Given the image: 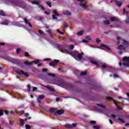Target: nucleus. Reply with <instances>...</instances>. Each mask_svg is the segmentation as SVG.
<instances>
[{
  "mask_svg": "<svg viewBox=\"0 0 129 129\" xmlns=\"http://www.w3.org/2000/svg\"><path fill=\"white\" fill-rule=\"evenodd\" d=\"M13 6H16L17 7H19L24 10L27 9V7H28V6L26 4H24V3L18 1H15Z\"/></svg>",
  "mask_w": 129,
  "mask_h": 129,
  "instance_id": "obj_1",
  "label": "nucleus"
},
{
  "mask_svg": "<svg viewBox=\"0 0 129 129\" xmlns=\"http://www.w3.org/2000/svg\"><path fill=\"white\" fill-rule=\"evenodd\" d=\"M98 106L100 107V108H96V110L97 111H99V112H102V113H104L105 114H106L105 113V111L106 109H105V106L101 104H97Z\"/></svg>",
  "mask_w": 129,
  "mask_h": 129,
  "instance_id": "obj_2",
  "label": "nucleus"
},
{
  "mask_svg": "<svg viewBox=\"0 0 129 129\" xmlns=\"http://www.w3.org/2000/svg\"><path fill=\"white\" fill-rule=\"evenodd\" d=\"M123 45H120L118 49L119 50H122V51H124L125 50V48L128 46V42L125 40L123 39Z\"/></svg>",
  "mask_w": 129,
  "mask_h": 129,
  "instance_id": "obj_3",
  "label": "nucleus"
},
{
  "mask_svg": "<svg viewBox=\"0 0 129 129\" xmlns=\"http://www.w3.org/2000/svg\"><path fill=\"white\" fill-rule=\"evenodd\" d=\"M5 59L6 60H7V61H9V62L13 63V64H17V63H18V60L17 59H15L9 56L6 57Z\"/></svg>",
  "mask_w": 129,
  "mask_h": 129,
  "instance_id": "obj_4",
  "label": "nucleus"
},
{
  "mask_svg": "<svg viewBox=\"0 0 129 129\" xmlns=\"http://www.w3.org/2000/svg\"><path fill=\"white\" fill-rule=\"evenodd\" d=\"M17 73L18 74H19L20 75H24L25 77H29V76H30V75L29 74V73L27 72H25L22 70L17 72Z\"/></svg>",
  "mask_w": 129,
  "mask_h": 129,
  "instance_id": "obj_5",
  "label": "nucleus"
},
{
  "mask_svg": "<svg viewBox=\"0 0 129 129\" xmlns=\"http://www.w3.org/2000/svg\"><path fill=\"white\" fill-rule=\"evenodd\" d=\"M53 13L54 15H52V17L53 20H57V18L56 17L60 16L59 14H58V12H57L56 9H54L53 10Z\"/></svg>",
  "mask_w": 129,
  "mask_h": 129,
  "instance_id": "obj_6",
  "label": "nucleus"
},
{
  "mask_svg": "<svg viewBox=\"0 0 129 129\" xmlns=\"http://www.w3.org/2000/svg\"><path fill=\"white\" fill-rule=\"evenodd\" d=\"M78 2H80L81 3L80 4V7H82L83 9H86L87 7L86 6V3H83L82 2H83L84 0H78Z\"/></svg>",
  "mask_w": 129,
  "mask_h": 129,
  "instance_id": "obj_7",
  "label": "nucleus"
},
{
  "mask_svg": "<svg viewBox=\"0 0 129 129\" xmlns=\"http://www.w3.org/2000/svg\"><path fill=\"white\" fill-rule=\"evenodd\" d=\"M101 49H103V50H110V48H109V47H108V46H107L104 44L101 45Z\"/></svg>",
  "mask_w": 129,
  "mask_h": 129,
  "instance_id": "obj_8",
  "label": "nucleus"
},
{
  "mask_svg": "<svg viewBox=\"0 0 129 129\" xmlns=\"http://www.w3.org/2000/svg\"><path fill=\"white\" fill-rule=\"evenodd\" d=\"M63 113H64V111H63L62 110H58L55 112V113L54 114V115H57V114L61 115V114H63Z\"/></svg>",
  "mask_w": 129,
  "mask_h": 129,
  "instance_id": "obj_9",
  "label": "nucleus"
},
{
  "mask_svg": "<svg viewBox=\"0 0 129 129\" xmlns=\"http://www.w3.org/2000/svg\"><path fill=\"white\" fill-rule=\"evenodd\" d=\"M44 97V95L39 96L37 99L38 103H39V104L41 103V100H42V99H43Z\"/></svg>",
  "mask_w": 129,
  "mask_h": 129,
  "instance_id": "obj_10",
  "label": "nucleus"
},
{
  "mask_svg": "<svg viewBox=\"0 0 129 129\" xmlns=\"http://www.w3.org/2000/svg\"><path fill=\"white\" fill-rule=\"evenodd\" d=\"M65 126L66 127H68L69 128H70L71 127H75V126H76V123H73L72 124V125L70 124H66Z\"/></svg>",
  "mask_w": 129,
  "mask_h": 129,
  "instance_id": "obj_11",
  "label": "nucleus"
},
{
  "mask_svg": "<svg viewBox=\"0 0 129 129\" xmlns=\"http://www.w3.org/2000/svg\"><path fill=\"white\" fill-rule=\"evenodd\" d=\"M66 53H67V54H69V55H71V56H73V57H74V58L76 59V57H75V56L73 55V52L72 51H69L68 50H66Z\"/></svg>",
  "mask_w": 129,
  "mask_h": 129,
  "instance_id": "obj_12",
  "label": "nucleus"
},
{
  "mask_svg": "<svg viewBox=\"0 0 129 129\" xmlns=\"http://www.w3.org/2000/svg\"><path fill=\"white\" fill-rule=\"evenodd\" d=\"M24 22H25V24H28L29 27L32 28V24L31 23L29 22V20L27 19V18H24Z\"/></svg>",
  "mask_w": 129,
  "mask_h": 129,
  "instance_id": "obj_13",
  "label": "nucleus"
},
{
  "mask_svg": "<svg viewBox=\"0 0 129 129\" xmlns=\"http://www.w3.org/2000/svg\"><path fill=\"white\" fill-rule=\"evenodd\" d=\"M63 14L64 15H66V16H71V13H70V12H69L67 10H64L63 12Z\"/></svg>",
  "mask_w": 129,
  "mask_h": 129,
  "instance_id": "obj_14",
  "label": "nucleus"
},
{
  "mask_svg": "<svg viewBox=\"0 0 129 129\" xmlns=\"http://www.w3.org/2000/svg\"><path fill=\"white\" fill-rule=\"evenodd\" d=\"M83 52H81V53H79L78 52V58H77V59H79L80 60V59H81L82 58V56H83Z\"/></svg>",
  "mask_w": 129,
  "mask_h": 129,
  "instance_id": "obj_15",
  "label": "nucleus"
},
{
  "mask_svg": "<svg viewBox=\"0 0 129 129\" xmlns=\"http://www.w3.org/2000/svg\"><path fill=\"white\" fill-rule=\"evenodd\" d=\"M20 126H23L24 124H25V122L24 121V119L20 118Z\"/></svg>",
  "mask_w": 129,
  "mask_h": 129,
  "instance_id": "obj_16",
  "label": "nucleus"
},
{
  "mask_svg": "<svg viewBox=\"0 0 129 129\" xmlns=\"http://www.w3.org/2000/svg\"><path fill=\"white\" fill-rule=\"evenodd\" d=\"M91 62L92 63V64H94V65H96L97 67H98V62L94 61V60H91Z\"/></svg>",
  "mask_w": 129,
  "mask_h": 129,
  "instance_id": "obj_17",
  "label": "nucleus"
},
{
  "mask_svg": "<svg viewBox=\"0 0 129 129\" xmlns=\"http://www.w3.org/2000/svg\"><path fill=\"white\" fill-rule=\"evenodd\" d=\"M56 108H51L49 109V112H51L52 113H54L55 111H56Z\"/></svg>",
  "mask_w": 129,
  "mask_h": 129,
  "instance_id": "obj_18",
  "label": "nucleus"
},
{
  "mask_svg": "<svg viewBox=\"0 0 129 129\" xmlns=\"http://www.w3.org/2000/svg\"><path fill=\"white\" fill-rule=\"evenodd\" d=\"M41 3V1H34L32 2L33 5H39Z\"/></svg>",
  "mask_w": 129,
  "mask_h": 129,
  "instance_id": "obj_19",
  "label": "nucleus"
},
{
  "mask_svg": "<svg viewBox=\"0 0 129 129\" xmlns=\"http://www.w3.org/2000/svg\"><path fill=\"white\" fill-rule=\"evenodd\" d=\"M24 64H25V65H33V62L32 61H25Z\"/></svg>",
  "mask_w": 129,
  "mask_h": 129,
  "instance_id": "obj_20",
  "label": "nucleus"
},
{
  "mask_svg": "<svg viewBox=\"0 0 129 129\" xmlns=\"http://www.w3.org/2000/svg\"><path fill=\"white\" fill-rule=\"evenodd\" d=\"M2 25H5L6 26H8L9 25V21L6 20L2 23Z\"/></svg>",
  "mask_w": 129,
  "mask_h": 129,
  "instance_id": "obj_21",
  "label": "nucleus"
},
{
  "mask_svg": "<svg viewBox=\"0 0 129 129\" xmlns=\"http://www.w3.org/2000/svg\"><path fill=\"white\" fill-rule=\"evenodd\" d=\"M38 32L40 36H45V33H44L42 30H38Z\"/></svg>",
  "mask_w": 129,
  "mask_h": 129,
  "instance_id": "obj_22",
  "label": "nucleus"
},
{
  "mask_svg": "<svg viewBox=\"0 0 129 129\" xmlns=\"http://www.w3.org/2000/svg\"><path fill=\"white\" fill-rule=\"evenodd\" d=\"M77 35H78V36H82V35H83V31H81L78 32L77 33Z\"/></svg>",
  "mask_w": 129,
  "mask_h": 129,
  "instance_id": "obj_23",
  "label": "nucleus"
},
{
  "mask_svg": "<svg viewBox=\"0 0 129 129\" xmlns=\"http://www.w3.org/2000/svg\"><path fill=\"white\" fill-rule=\"evenodd\" d=\"M115 4L117 5V6H118L119 7H120L121 6V2L119 1H115Z\"/></svg>",
  "mask_w": 129,
  "mask_h": 129,
  "instance_id": "obj_24",
  "label": "nucleus"
},
{
  "mask_svg": "<svg viewBox=\"0 0 129 129\" xmlns=\"http://www.w3.org/2000/svg\"><path fill=\"white\" fill-rule=\"evenodd\" d=\"M102 68H108V66L105 63H103L102 65Z\"/></svg>",
  "mask_w": 129,
  "mask_h": 129,
  "instance_id": "obj_25",
  "label": "nucleus"
},
{
  "mask_svg": "<svg viewBox=\"0 0 129 129\" xmlns=\"http://www.w3.org/2000/svg\"><path fill=\"white\" fill-rule=\"evenodd\" d=\"M128 12L126 11H125V9H123V15H128Z\"/></svg>",
  "mask_w": 129,
  "mask_h": 129,
  "instance_id": "obj_26",
  "label": "nucleus"
},
{
  "mask_svg": "<svg viewBox=\"0 0 129 129\" xmlns=\"http://www.w3.org/2000/svg\"><path fill=\"white\" fill-rule=\"evenodd\" d=\"M0 16H6V13L2 10H0Z\"/></svg>",
  "mask_w": 129,
  "mask_h": 129,
  "instance_id": "obj_27",
  "label": "nucleus"
},
{
  "mask_svg": "<svg viewBox=\"0 0 129 129\" xmlns=\"http://www.w3.org/2000/svg\"><path fill=\"white\" fill-rule=\"evenodd\" d=\"M60 84H62L63 87H66L67 86H68V84H67V83H66L61 82Z\"/></svg>",
  "mask_w": 129,
  "mask_h": 129,
  "instance_id": "obj_28",
  "label": "nucleus"
},
{
  "mask_svg": "<svg viewBox=\"0 0 129 129\" xmlns=\"http://www.w3.org/2000/svg\"><path fill=\"white\" fill-rule=\"evenodd\" d=\"M33 62V64H38V63H39V62H40V60L39 59H37L36 60H34L32 61Z\"/></svg>",
  "mask_w": 129,
  "mask_h": 129,
  "instance_id": "obj_29",
  "label": "nucleus"
},
{
  "mask_svg": "<svg viewBox=\"0 0 129 129\" xmlns=\"http://www.w3.org/2000/svg\"><path fill=\"white\" fill-rule=\"evenodd\" d=\"M110 21H112V22H113L114 21H116V17H112L110 18Z\"/></svg>",
  "mask_w": 129,
  "mask_h": 129,
  "instance_id": "obj_30",
  "label": "nucleus"
},
{
  "mask_svg": "<svg viewBox=\"0 0 129 129\" xmlns=\"http://www.w3.org/2000/svg\"><path fill=\"white\" fill-rule=\"evenodd\" d=\"M118 120H119V121H120V122H122V123H124V120H123V119L119 118L118 119Z\"/></svg>",
  "mask_w": 129,
  "mask_h": 129,
  "instance_id": "obj_31",
  "label": "nucleus"
},
{
  "mask_svg": "<svg viewBox=\"0 0 129 129\" xmlns=\"http://www.w3.org/2000/svg\"><path fill=\"white\" fill-rule=\"evenodd\" d=\"M48 76H51V77H55V74L52 73H48Z\"/></svg>",
  "mask_w": 129,
  "mask_h": 129,
  "instance_id": "obj_32",
  "label": "nucleus"
},
{
  "mask_svg": "<svg viewBox=\"0 0 129 129\" xmlns=\"http://www.w3.org/2000/svg\"><path fill=\"white\" fill-rule=\"evenodd\" d=\"M46 87H47V88H48V89H49V90H50V91H54V88H52V87H49V86H46Z\"/></svg>",
  "mask_w": 129,
  "mask_h": 129,
  "instance_id": "obj_33",
  "label": "nucleus"
},
{
  "mask_svg": "<svg viewBox=\"0 0 129 129\" xmlns=\"http://www.w3.org/2000/svg\"><path fill=\"white\" fill-rule=\"evenodd\" d=\"M25 127L26 129H30L31 128V126L30 125L26 124H25Z\"/></svg>",
  "mask_w": 129,
  "mask_h": 129,
  "instance_id": "obj_34",
  "label": "nucleus"
},
{
  "mask_svg": "<svg viewBox=\"0 0 129 129\" xmlns=\"http://www.w3.org/2000/svg\"><path fill=\"white\" fill-rule=\"evenodd\" d=\"M55 62H51L49 63V66H52V67H54L55 66Z\"/></svg>",
  "mask_w": 129,
  "mask_h": 129,
  "instance_id": "obj_35",
  "label": "nucleus"
},
{
  "mask_svg": "<svg viewBox=\"0 0 129 129\" xmlns=\"http://www.w3.org/2000/svg\"><path fill=\"white\" fill-rule=\"evenodd\" d=\"M104 25H108L109 24V21L108 20H106L104 21Z\"/></svg>",
  "mask_w": 129,
  "mask_h": 129,
  "instance_id": "obj_36",
  "label": "nucleus"
},
{
  "mask_svg": "<svg viewBox=\"0 0 129 129\" xmlns=\"http://www.w3.org/2000/svg\"><path fill=\"white\" fill-rule=\"evenodd\" d=\"M20 52H21V49H20V48H17V49H16V53H17V54L20 53Z\"/></svg>",
  "mask_w": 129,
  "mask_h": 129,
  "instance_id": "obj_37",
  "label": "nucleus"
},
{
  "mask_svg": "<svg viewBox=\"0 0 129 129\" xmlns=\"http://www.w3.org/2000/svg\"><path fill=\"white\" fill-rule=\"evenodd\" d=\"M2 115H4V111L0 109V116H2Z\"/></svg>",
  "mask_w": 129,
  "mask_h": 129,
  "instance_id": "obj_38",
  "label": "nucleus"
},
{
  "mask_svg": "<svg viewBox=\"0 0 129 129\" xmlns=\"http://www.w3.org/2000/svg\"><path fill=\"white\" fill-rule=\"evenodd\" d=\"M46 5H47L49 8H51V3L50 2H46Z\"/></svg>",
  "mask_w": 129,
  "mask_h": 129,
  "instance_id": "obj_39",
  "label": "nucleus"
},
{
  "mask_svg": "<svg viewBox=\"0 0 129 129\" xmlns=\"http://www.w3.org/2000/svg\"><path fill=\"white\" fill-rule=\"evenodd\" d=\"M86 74V72H83L81 73V76H84Z\"/></svg>",
  "mask_w": 129,
  "mask_h": 129,
  "instance_id": "obj_40",
  "label": "nucleus"
},
{
  "mask_svg": "<svg viewBox=\"0 0 129 129\" xmlns=\"http://www.w3.org/2000/svg\"><path fill=\"white\" fill-rule=\"evenodd\" d=\"M27 88L28 91H31V86L30 85H28Z\"/></svg>",
  "mask_w": 129,
  "mask_h": 129,
  "instance_id": "obj_41",
  "label": "nucleus"
},
{
  "mask_svg": "<svg viewBox=\"0 0 129 129\" xmlns=\"http://www.w3.org/2000/svg\"><path fill=\"white\" fill-rule=\"evenodd\" d=\"M20 114H24L25 113V111L24 110H20L19 111Z\"/></svg>",
  "mask_w": 129,
  "mask_h": 129,
  "instance_id": "obj_42",
  "label": "nucleus"
},
{
  "mask_svg": "<svg viewBox=\"0 0 129 129\" xmlns=\"http://www.w3.org/2000/svg\"><path fill=\"white\" fill-rule=\"evenodd\" d=\"M36 20H42V17H41L40 16H36Z\"/></svg>",
  "mask_w": 129,
  "mask_h": 129,
  "instance_id": "obj_43",
  "label": "nucleus"
},
{
  "mask_svg": "<svg viewBox=\"0 0 129 129\" xmlns=\"http://www.w3.org/2000/svg\"><path fill=\"white\" fill-rule=\"evenodd\" d=\"M117 45H118V44H119V40H120V37H117Z\"/></svg>",
  "mask_w": 129,
  "mask_h": 129,
  "instance_id": "obj_44",
  "label": "nucleus"
},
{
  "mask_svg": "<svg viewBox=\"0 0 129 129\" xmlns=\"http://www.w3.org/2000/svg\"><path fill=\"white\" fill-rule=\"evenodd\" d=\"M106 99L107 100H109V101H110V100H112V98L110 97H107L106 98Z\"/></svg>",
  "mask_w": 129,
  "mask_h": 129,
  "instance_id": "obj_45",
  "label": "nucleus"
},
{
  "mask_svg": "<svg viewBox=\"0 0 129 129\" xmlns=\"http://www.w3.org/2000/svg\"><path fill=\"white\" fill-rule=\"evenodd\" d=\"M69 48L70 50H73V49H74V46L73 45H70Z\"/></svg>",
  "mask_w": 129,
  "mask_h": 129,
  "instance_id": "obj_46",
  "label": "nucleus"
},
{
  "mask_svg": "<svg viewBox=\"0 0 129 129\" xmlns=\"http://www.w3.org/2000/svg\"><path fill=\"white\" fill-rule=\"evenodd\" d=\"M86 40H91V37L89 36H87L86 37Z\"/></svg>",
  "mask_w": 129,
  "mask_h": 129,
  "instance_id": "obj_47",
  "label": "nucleus"
},
{
  "mask_svg": "<svg viewBox=\"0 0 129 129\" xmlns=\"http://www.w3.org/2000/svg\"><path fill=\"white\" fill-rule=\"evenodd\" d=\"M58 62H59V60L54 59L53 63H54V64H57V63H58Z\"/></svg>",
  "mask_w": 129,
  "mask_h": 129,
  "instance_id": "obj_48",
  "label": "nucleus"
},
{
  "mask_svg": "<svg viewBox=\"0 0 129 129\" xmlns=\"http://www.w3.org/2000/svg\"><path fill=\"white\" fill-rule=\"evenodd\" d=\"M9 124H10V125H13V124H14V122H13V121H12V120H10Z\"/></svg>",
  "mask_w": 129,
  "mask_h": 129,
  "instance_id": "obj_49",
  "label": "nucleus"
},
{
  "mask_svg": "<svg viewBox=\"0 0 129 129\" xmlns=\"http://www.w3.org/2000/svg\"><path fill=\"white\" fill-rule=\"evenodd\" d=\"M93 127H94V128H95V129H99V128H100L99 126H97V125L94 126Z\"/></svg>",
  "mask_w": 129,
  "mask_h": 129,
  "instance_id": "obj_50",
  "label": "nucleus"
},
{
  "mask_svg": "<svg viewBox=\"0 0 129 129\" xmlns=\"http://www.w3.org/2000/svg\"><path fill=\"white\" fill-rule=\"evenodd\" d=\"M113 101L115 105H116L117 106V105H118V104H117V102H116V101H115V100H113Z\"/></svg>",
  "mask_w": 129,
  "mask_h": 129,
  "instance_id": "obj_51",
  "label": "nucleus"
},
{
  "mask_svg": "<svg viewBox=\"0 0 129 129\" xmlns=\"http://www.w3.org/2000/svg\"><path fill=\"white\" fill-rule=\"evenodd\" d=\"M39 8L40 9H41V10H45V8H44V7H43L42 6H40Z\"/></svg>",
  "mask_w": 129,
  "mask_h": 129,
  "instance_id": "obj_52",
  "label": "nucleus"
},
{
  "mask_svg": "<svg viewBox=\"0 0 129 129\" xmlns=\"http://www.w3.org/2000/svg\"><path fill=\"white\" fill-rule=\"evenodd\" d=\"M88 40H86L85 39L83 40V43H88Z\"/></svg>",
  "mask_w": 129,
  "mask_h": 129,
  "instance_id": "obj_53",
  "label": "nucleus"
},
{
  "mask_svg": "<svg viewBox=\"0 0 129 129\" xmlns=\"http://www.w3.org/2000/svg\"><path fill=\"white\" fill-rule=\"evenodd\" d=\"M90 122L92 124H94V123H96V122H95V121H93V120L91 121Z\"/></svg>",
  "mask_w": 129,
  "mask_h": 129,
  "instance_id": "obj_54",
  "label": "nucleus"
},
{
  "mask_svg": "<svg viewBox=\"0 0 129 129\" xmlns=\"http://www.w3.org/2000/svg\"><path fill=\"white\" fill-rule=\"evenodd\" d=\"M57 32H58L59 34H61V35H63V34H64V32H63L59 31H57Z\"/></svg>",
  "mask_w": 129,
  "mask_h": 129,
  "instance_id": "obj_55",
  "label": "nucleus"
},
{
  "mask_svg": "<svg viewBox=\"0 0 129 129\" xmlns=\"http://www.w3.org/2000/svg\"><path fill=\"white\" fill-rule=\"evenodd\" d=\"M100 42V39L99 38H97L96 39V42L99 43Z\"/></svg>",
  "mask_w": 129,
  "mask_h": 129,
  "instance_id": "obj_56",
  "label": "nucleus"
},
{
  "mask_svg": "<svg viewBox=\"0 0 129 129\" xmlns=\"http://www.w3.org/2000/svg\"><path fill=\"white\" fill-rule=\"evenodd\" d=\"M44 14H46V15H49V14H50V12L49 11H45V12H44Z\"/></svg>",
  "mask_w": 129,
  "mask_h": 129,
  "instance_id": "obj_57",
  "label": "nucleus"
},
{
  "mask_svg": "<svg viewBox=\"0 0 129 129\" xmlns=\"http://www.w3.org/2000/svg\"><path fill=\"white\" fill-rule=\"evenodd\" d=\"M37 88L36 87H33V91H36L37 90Z\"/></svg>",
  "mask_w": 129,
  "mask_h": 129,
  "instance_id": "obj_58",
  "label": "nucleus"
},
{
  "mask_svg": "<svg viewBox=\"0 0 129 129\" xmlns=\"http://www.w3.org/2000/svg\"><path fill=\"white\" fill-rule=\"evenodd\" d=\"M116 116L114 114L111 115V118H115Z\"/></svg>",
  "mask_w": 129,
  "mask_h": 129,
  "instance_id": "obj_59",
  "label": "nucleus"
},
{
  "mask_svg": "<svg viewBox=\"0 0 129 129\" xmlns=\"http://www.w3.org/2000/svg\"><path fill=\"white\" fill-rule=\"evenodd\" d=\"M64 27H66V28H67L68 27V24H67V23H64Z\"/></svg>",
  "mask_w": 129,
  "mask_h": 129,
  "instance_id": "obj_60",
  "label": "nucleus"
},
{
  "mask_svg": "<svg viewBox=\"0 0 129 129\" xmlns=\"http://www.w3.org/2000/svg\"><path fill=\"white\" fill-rule=\"evenodd\" d=\"M126 23L127 24H128V23H129V18H127V19L126 20Z\"/></svg>",
  "mask_w": 129,
  "mask_h": 129,
  "instance_id": "obj_61",
  "label": "nucleus"
},
{
  "mask_svg": "<svg viewBox=\"0 0 129 129\" xmlns=\"http://www.w3.org/2000/svg\"><path fill=\"white\" fill-rule=\"evenodd\" d=\"M25 56L26 57H29V53L28 52H25Z\"/></svg>",
  "mask_w": 129,
  "mask_h": 129,
  "instance_id": "obj_62",
  "label": "nucleus"
},
{
  "mask_svg": "<svg viewBox=\"0 0 129 129\" xmlns=\"http://www.w3.org/2000/svg\"><path fill=\"white\" fill-rule=\"evenodd\" d=\"M46 71H47V69H42V72H46Z\"/></svg>",
  "mask_w": 129,
  "mask_h": 129,
  "instance_id": "obj_63",
  "label": "nucleus"
},
{
  "mask_svg": "<svg viewBox=\"0 0 129 129\" xmlns=\"http://www.w3.org/2000/svg\"><path fill=\"white\" fill-rule=\"evenodd\" d=\"M5 113H6V114H8V113H9V111L6 110L5 111Z\"/></svg>",
  "mask_w": 129,
  "mask_h": 129,
  "instance_id": "obj_64",
  "label": "nucleus"
}]
</instances>
